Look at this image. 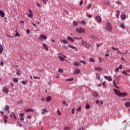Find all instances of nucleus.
<instances>
[{"mask_svg":"<svg viewBox=\"0 0 130 130\" xmlns=\"http://www.w3.org/2000/svg\"><path fill=\"white\" fill-rule=\"evenodd\" d=\"M116 4H117V5H121V2L120 1H117Z\"/></svg>","mask_w":130,"mask_h":130,"instance_id":"obj_60","label":"nucleus"},{"mask_svg":"<svg viewBox=\"0 0 130 130\" xmlns=\"http://www.w3.org/2000/svg\"><path fill=\"white\" fill-rule=\"evenodd\" d=\"M106 5L107 6H109V5H111V2H110V1H107L106 2Z\"/></svg>","mask_w":130,"mask_h":130,"instance_id":"obj_46","label":"nucleus"},{"mask_svg":"<svg viewBox=\"0 0 130 130\" xmlns=\"http://www.w3.org/2000/svg\"><path fill=\"white\" fill-rule=\"evenodd\" d=\"M81 73V70L79 69H77L75 72L73 73L74 75H78V74H80Z\"/></svg>","mask_w":130,"mask_h":130,"instance_id":"obj_11","label":"nucleus"},{"mask_svg":"<svg viewBox=\"0 0 130 130\" xmlns=\"http://www.w3.org/2000/svg\"><path fill=\"white\" fill-rule=\"evenodd\" d=\"M21 83H22V85H25L26 84V81H22Z\"/></svg>","mask_w":130,"mask_h":130,"instance_id":"obj_62","label":"nucleus"},{"mask_svg":"<svg viewBox=\"0 0 130 130\" xmlns=\"http://www.w3.org/2000/svg\"><path fill=\"white\" fill-rule=\"evenodd\" d=\"M16 75H17V76H21V72L17 71L16 72Z\"/></svg>","mask_w":130,"mask_h":130,"instance_id":"obj_42","label":"nucleus"},{"mask_svg":"<svg viewBox=\"0 0 130 130\" xmlns=\"http://www.w3.org/2000/svg\"><path fill=\"white\" fill-rule=\"evenodd\" d=\"M20 119L21 121H24V117H20Z\"/></svg>","mask_w":130,"mask_h":130,"instance_id":"obj_57","label":"nucleus"},{"mask_svg":"<svg viewBox=\"0 0 130 130\" xmlns=\"http://www.w3.org/2000/svg\"><path fill=\"white\" fill-rule=\"evenodd\" d=\"M118 71H119V68H117L114 70V72H115V73H117V72H118Z\"/></svg>","mask_w":130,"mask_h":130,"instance_id":"obj_50","label":"nucleus"},{"mask_svg":"<svg viewBox=\"0 0 130 130\" xmlns=\"http://www.w3.org/2000/svg\"><path fill=\"white\" fill-rule=\"evenodd\" d=\"M33 110L31 109H27L26 110V112H32Z\"/></svg>","mask_w":130,"mask_h":130,"instance_id":"obj_32","label":"nucleus"},{"mask_svg":"<svg viewBox=\"0 0 130 130\" xmlns=\"http://www.w3.org/2000/svg\"><path fill=\"white\" fill-rule=\"evenodd\" d=\"M113 84L114 86L115 87V88H117V89H119V87L116 85V83H115V80L113 81Z\"/></svg>","mask_w":130,"mask_h":130,"instance_id":"obj_29","label":"nucleus"},{"mask_svg":"<svg viewBox=\"0 0 130 130\" xmlns=\"http://www.w3.org/2000/svg\"><path fill=\"white\" fill-rule=\"evenodd\" d=\"M4 109L5 110H6V111H8V110L10 109V107H9V106L7 105L5 107Z\"/></svg>","mask_w":130,"mask_h":130,"instance_id":"obj_26","label":"nucleus"},{"mask_svg":"<svg viewBox=\"0 0 130 130\" xmlns=\"http://www.w3.org/2000/svg\"><path fill=\"white\" fill-rule=\"evenodd\" d=\"M29 14H28V17L29 18H33V14H32V10L28 9Z\"/></svg>","mask_w":130,"mask_h":130,"instance_id":"obj_9","label":"nucleus"},{"mask_svg":"<svg viewBox=\"0 0 130 130\" xmlns=\"http://www.w3.org/2000/svg\"><path fill=\"white\" fill-rule=\"evenodd\" d=\"M91 7H92V5H91V4H88L87 8L88 10H89V9H91Z\"/></svg>","mask_w":130,"mask_h":130,"instance_id":"obj_43","label":"nucleus"},{"mask_svg":"<svg viewBox=\"0 0 130 130\" xmlns=\"http://www.w3.org/2000/svg\"><path fill=\"white\" fill-rule=\"evenodd\" d=\"M81 43H82V45H83L84 46H86V45H87V44L88 43H87V42L82 41V42H81Z\"/></svg>","mask_w":130,"mask_h":130,"instance_id":"obj_30","label":"nucleus"},{"mask_svg":"<svg viewBox=\"0 0 130 130\" xmlns=\"http://www.w3.org/2000/svg\"><path fill=\"white\" fill-rule=\"evenodd\" d=\"M89 60L91 61V62H95V59H94L93 58H89Z\"/></svg>","mask_w":130,"mask_h":130,"instance_id":"obj_38","label":"nucleus"},{"mask_svg":"<svg viewBox=\"0 0 130 130\" xmlns=\"http://www.w3.org/2000/svg\"><path fill=\"white\" fill-rule=\"evenodd\" d=\"M51 99V96H47L46 98L47 102H49V101H50Z\"/></svg>","mask_w":130,"mask_h":130,"instance_id":"obj_25","label":"nucleus"},{"mask_svg":"<svg viewBox=\"0 0 130 130\" xmlns=\"http://www.w3.org/2000/svg\"><path fill=\"white\" fill-rule=\"evenodd\" d=\"M73 26H78V22H77L76 21H73Z\"/></svg>","mask_w":130,"mask_h":130,"instance_id":"obj_36","label":"nucleus"},{"mask_svg":"<svg viewBox=\"0 0 130 130\" xmlns=\"http://www.w3.org/2000/svg\"><path fill=\"white\" fill-rule=\"evenodd\" d=\"M73 64H74V66H76V67H78L79 66H81V63H80V62L79 61H75L73 63Z\"/></svg>","mask_w":130,"mask_h":130,"instance_id":"obj_18","label":"nucleus"},{"mask_svg":"<svg viewBox=\"0 0 130 130\" xmlns=\"http://www.w3.org/2000/svg\"><path fill=\"white\" fill-rule=\"evenodd\" d=\"M96 78L98 79V80H100V76L98 73L96 74Z\"/></svg>","mask_w":130,"mask_h":130,"instance_id":"obj_40","label":"nucleus"},{"mask_svg":"<svg viewBox=\"0 0 130 130\" xmlns=\"http://www.w3.org/2000/svg\"><path fill=\"white\" fill-rule=\"evenodd\" d=\"M81 110H82V107L81 106L78 107V108L77 109V112H81Z\"/></svg>","mask_w":130,"mask_h":130,"instance_id":"obj_31","label":"nucleus"},{"mask_svg":"<svg viewBox=\"0 0 130 130\" xmlns=\"http://www.w3.org/2000/svg\"><path fill=\"white\" fill-rule=\"evenodd\" d=\"M128 73H130V70L128 69L126 71H123L122 72V74L123 75H124V76H129L128 75Z\"/></svg>","mask_w":130,"mask_h":130,"instance_id":"obj_5","label":"nucleus"},{"mask_svg":"<svg viewBox=\"0 0 130 130\" xmlns=\"http://www.w3.org/2000/svg\"><path fill=\"white\" fill-rule=\"evenodd\" d=\"M20 117H24V113L19 114Z\"/></svg>","mask_w":130,"mask_h":130,"instance_id":"obj_56","label":"nucleus"},{"mask_svg":"<svg viewBox=\"0 0 130 130\" xmlns=\"http://www.w3.org/2000/svg\"><path fill=\"white\" fill-rule=\"evenodd\" d=\"M91 95L93 97H99V94L96 91H93L91 93Z\"/></svg>","mask_w":130,"mask_h":130,"instance_id":"obj_7","label":"nucleus"},{"mask_svg":"<svg viewBox=\"0 0 130 130\" xmlns=\"http://www.w3.org/2000/svg\"><path fill=\"white\" fill-rule=\"evenodd\" d=\"M4 50V48H3V46L0 44V54L3 53V51Z\"/></svg>","mask_w":130,"mask_h":130,"instance_id":"obj_22","label":"nucleus"},{"mask_svg":"<svg viewBox=\"0 0 130 130\" xmlns=\"http://www.w3.org/2000/svg\"><path fill=\"white\" fill-rule=\"evenodd\" d=\"M80 24H81V25H85L86 22H85V21H82L80 22Z\"/></svg>","mask_w":130,"mask_h":130,"instance_id":"obj_49","label":"nucleus"},{"mask_svg":"<svg viewBox=\"0 0 130 130\" xmlns=\"http://www.w3.org/2000/svg\"><path fill=\"white\" fill-rule=\"evenodd\" d=\"M36 4L37 5L38 7H41V5L38 2H36Z\"/></svg>","mask_w":130,"mask_h":130,"instance_id":"obj_59","label":"nucleus"},{"mask_svg":"<svg viewBox=\"0 0 130 130\" xmlns=\"http://www.w3.org/2000/svg\"><path fill=\"white\" fill-rule=\"evenodd\" d=\"M102 44H103V43H100V44H97L98 47H100V46H101V45H102Z\"/></svg>","mask_w":130,"mask_h":130,"instance_id":"obj_55","label":"nucleus"},{"mask_svg":"<svg viewBox=\"0 0 130 130\" xmlns=\"http://www.w3.org/2000/svg\"><path fill=\"white\" fill-rule=\"evenodd\" d=\"M120 27H121V28H122V29H125V26L124 25V23H121Z\"/></svg>","mask_w":130,"mask_h":130,"instance_id":"obj_33","label":"nucleus"},{"mask_svg":"<svg viewBox=\"0 0 130 130\" xmlns=\"http://www.w3.org/2000/svg\"><path fill=\"white\" fill-rule=\"evenodd\" d=\"M61 42H63V43H64L65 44H68L69 42L67 40H61Z\"/></svg>","mask_w":130,"mask_h":130,"instance_id":"obj_34","label":"nucleus"},{"mask_svg":"<svg viewBox=\"0 0 130 130\" xmlns=\"http://www.w3.org/2000/svg\"><path fill=\"white\" fill-rule=\"evenodd\" d=\"M119 15H120V12L119 10H117V15H116L117 18H119Z\"/></svg>","mask_w":130,"mask_h":130,"instance_id":"obj_24","label":"nucleus"},{"mask_svg":"<svg viewBox=\"0 0 130 130\" xmlns=\"http://www.w3.org/2000/svg\"><path fill=\"white\" fill-rule=\"evenodd\" d=\"M98 58L99 59L100 62H102V61L103 60V59H102V58H101V57H99Z\"/></svg>","mask_w":130,"mask_h":130,"instance_id":"obj_51","label":"nucleus"},{"mask_svg":"<svg viewBox=\"0 0 130 130\" xmlns=\"http://www.w3.org/2000/svg\"><path fill=\"white\" fill-rule=\"evenodd\" d=\"M104 29L106 30V31H108V32H111L112 30V26H111L110 23L107 22L106 24V26H105Z\"/></svg>","mask_w":130,"mask_h":130,"instance_id":"obj_1","label":"nucleus"},{"mask_svg":"<svg viewBox=\"0 0 130 130\" xmlns=\"http://www.w3.org/2000/svg\"><path fill=\"white\" fill-rule=\"evenodd\" d=\"M57 113L59 115H61V113H60V111L59 110H58V109H57Z\"/></svg>","mask_w":130,"mask_h":130,"instance_id":"obj_41","label":"nucleus"},{"mask_svg":"<svg viewBox=\"0 0 130 130\" xmlns=\"http://www.w3.org/2000/svg\"><path fill=\"white\" fill-rule=\"evenodd\" d=\"M113 90L116 95L118 96V97H120L121 96L120 94L121 93V92H120V90H117L115 88H114Z\"/></svg>","mask_w":130,"mask_h":130,"instance_id":"obj_3","label":"nucleus"},{"mask_svg":"<svg viewBox=\"0 0 130 130\" xmlns=\"http://www.w3.org/2000/svg\"><path fill=\"white\" fill-rule=\"evenodd\" d=\"M118 69L121 70V69H122V64H120Z\"/></svg>","mask_w":130,"mask_h":130,"instance_id":"obj_64","label":"nucleus"},{"mask_svg":"<svg viewBox=\"0 0 130 130\" xmlns=\"http://www.w3.org/2000/svg\"><path fill=\"white\" fill-rule=\"evenodd\" d=\"M95 19L96 21L99 22V23H101V22H102V18H101V17H100V16H96L95 17Z\"/></svg>","mask_w":130,"mask_h":130,"instance_id":"obj_6","label":"nucleus"},{"mask_svg":"<svg viewBox=\"0 0 130 130\" xmlns=\"http://www.w3.org/2000/svg\"><path fill=\"white\" fill-rule=\"evenodd\" d=\"M75 113V108H73L72 109V114H74Z\"/></svg>","mask_w":130,"mask_h":130,"instance_id":"obj_63","label":"nucleus"},{"mask_svg":"<svg viewBox=\"0 0 130 130\" xmlns=\"http://www.w3.org/2000/svg\"><path fill=\"white\" fill-rule=\"evenodd\" d=\"M64 129H65V130H70V129H71L69 127H65L64 128Z\"/></svg>","mask_w":130,"mask_h":130,"instance_id":"obj_58","label":"nucleus"},{"mask_svg":"<svg viewBox=\"0 0 130 130\" xmlns=\"http://www.w3.org/2000/svg\"><path fill=\"white\" fill-rule=\"evenodd\" d=\"M15 36L16 37H19L20 34H19V32H17L16 33V34L15 35Z\"/></svg>","mask_w":130,"mask_h":130,"instance_id":"obj_47","label":"nucleus"},{"mask_svg":"<svg viewBox=\"0 0 130 130\" xmlns=\"http://www.w3.org/2000/svg\"><path fill=\"white\" fill-rule=\"evenodd\" d=\"M45 113H48V111H47V109L44 108L43 109V111L42 112V114H45Z\"/></svg>","mask_w":130,"mask_h":130,"instance_id":"obj_14","label":"nucleus"},{"mask_svg":"<svg viewBox=\"0 0 130 130\" xmlns=\"http://www.w3.org/2000/svg\"><path fill=\"white\" fill-rule=\"evenodd\" d=\"M58 72L59 73H63V70L62 69H60L58 70Z\"/></svg>","mask_w":130,"mask_h":130,"instance_id":"obj_44","label":"nucleus"},{"mask_svg":"<svg viewBox=\"0 0 130 130\" xmlns=\"http://www.w3.org/2000/svg\"><path fill=\"white\" fill-rule=\"evenodd\" d=\"M85 108H86V109H90V105L87 104V105L85 106Z\"/></svg>","mask_w":130,"mask_h":130,"instance_id":"obj_45","label":"nucleus"},{"mask_svg":"<svg viewBox=\"0 0 130 130\" xmlns=\"http://www.w3.org/2000/svg\"><path fill=\"white\" fill-rule=\"evenodd\" d=\"M69 47H70L71 48H72V49H74V50H75V51H78V48H77V47L73 46H71L69 45Z\"/></svg>","mask_w":130,"mask_h":130,"instance_id":"obj_17","label":"nucleus"},{"mask_svg":"<svg viewBox=\"0 0 130 130\" xmlns=\"http://www.w3.org/2000/svg\"><path fill=\"white\" fill-rule=\"evenodd\" d=\"M121 20H125V19H126V15H125L124 14H121Z\"/></svg>","mask_w":130,"mask_h":130,"instance_id":"obj_15","label":"nucleus"},{"mask_svg":"<svg viewBox=\"0 0 130 130\" xmlns=\"http://www.w3.org/2000/svg\"><path fill=\"white\" fill-rule=\"evenodd\" d=\"M1 66H4V61L2 59H1Z\"/></svg>","mask_w":130,"mask_h":130,"instance_id":"obj_61","label":"nucleus"},{"mask_svg":"<svg viewBox=\"0 0 130 130\" xmlns=\"http://www.w3.org/2000/svg\"><path fill=\"white\" fill-rule=\"evenodd\" d=\"M58 57L60 60H61V61H63V60H64V58H63V57L59 56Z\"/></svg>","mask_w":130,"mask_h":130,"instance_id":"obj_39","label":"nucleus"},{"mask_svg":"<svg viewBox=\"0 0 130 130\" xmlns=\"http://www.w3.org/2000/svg\"><path fill=\"white\" fill-rule=\"evenodd\" d=\"M11 114L13 115V118H14V119H16V120H17V117H16V114H15V113H14V112H12Z\"/></svg>","mask_w":130,"mask_h":130,"instance_id":"obj_27","label":"nucleus"},{"mask_svg":"<svg viewBox=\"0 0 130 130\" xmlns=\"http://www.w3.org/2000/svg\"><path fill=\"white\" fill-rule=\"evenodd\" d=\"M42 2H43V3H44V4L45 5H46V4H47V0H41Z\"/></svg>","mask_w":130,"mask_h":130,"instance_id":"obj_48","label":"nucleus"},{"mask_svg":"<svg viewBox=\"0 0 130 130\" xmlns=\"http://www.w3.org/2000/svg\"><path fill=\"white\" fill-rule=\"evenodd\" d=\"M76 32L77 33H79L80 34H82L83 33H85V28L83 27H80V28H76Z\"/></svg>","mask_w":130,"mask_h":130,"instance_id":"obj_2","label":"nucleus"},{"mask_svg":"<svg viewBox=\"0 0 130 130\" xmlns=\"http://www.w3.org/2000/svg\"><path fill=\"white\" fill-rule=\"evenodd\" d=\"M0 16L2 18H4V17H5V12H4V11H3L2 10H0Z\"/></svg>","mask_w":130,"mask_h":130,"instance_id":"obj_19","label":"nucleus"},{"mask_svg":"<svg viewBox=\"0 0 130 130\" xmlns=\"http://www.w3.org/2000/svg\"><path fill=\"white\" fill-rule=\"evenodd\" d=\"M34 79H37V80H40V77L34 76Z\"/></svg>","mask_w":130,"mask_h":130,"instance_id":"obj_52","label":"nucleus"},{"mask_svg":"<svg viewBox=\"0 0 130 130\" xmlns=\"http://www.w3.org/2000/svg\"><path fill=\"white\" fill-rule=\"evenodd\" d=\"M94 70H95V71H98V72H101V71H102V68L96 67L94 68Z\"/></svg>","mask_w":130,"mask_h":130,"instance_id":"obj_21","label":"nucleus"},{"mask_svg":"<svg viewBox=\"0 0 130 130\" xmlns=\"http://www.w3.org/2000/svg\"><path fill=\"white\" fill-rule=\"evenodd\" d=\"M68 40L71 41V42H74V39L70 36L68 37L67 38Z\"/></svg>","mask_w":130,"mask_h":130,"instance_id":"obj_20","label":"nucleus"},{"mask_svg":"<svg viewBox=\"0 0 130 130\" xmlns=\"http://www.w3.org/2000/svg\"><path fill=\"white\" fill-rule=\"evenodd\" d=\"M105 79L109 81V82H111L112 81V79H111V77L110 76H105Z\"/></svg>","mask_w":130,"mask_h":130,"instance_id":"obj_12","label":"nucleus"},{"mask_svg":"<svg viewBox=\"0 0 130 130\" xmlns=\"http://www.w3.org/2000/svg\"><path fill=\"white\" fill-rule=\"evenodd\" d=\"M13 80L14 82H18V79L17 78H13Z\"/></svg>","mask_w":130,"mask_h":130,"instance_id":"obj_53","label":"nucleus"},{"mask_svg":"<svg viewBox=\"0 0 130 130\" xmlns=\"http://www.w3.org/2000/svg\"><path fill=\"white\" fill-rule=\"evenodd\" d=\"M120 97H125V96H127V93L126 92H121Z\"/></svg>","mask_w":130,"mask_h":130,"instance_id":"obj_16","label":"nucleus"},{"mask_svg":"<svg viewBox=\"0 0 130 130\" xmlns=\"http://www.w3.org/2000/svg\"><path fill=\"white\" fill-rule=\"evenodd\" d=\"M125 107H130V104L129 102H127L125 103Z\"/></svg>","mask_w":130,"mask_h":130,"instance_id":"obj_23","label":"nucleus"},{"mask_svg":"<svg viewBox=\"0 0 130 130\" xmlns=\"http://www.w3.org/2000/svg\"><path fill=\"white\" fill-rule=\"evenodd\" d=\"M41 39H44V40H46L47 39V37L44 35H41L40 37V40H41Z\"/></svg>","mask_w":130,"mask_h":130,"instance_id":"obj_10","label":"nucleus"},{"mask_svg":"<svg viewBox=\"0 0 130 130\" xmlns=\"http://www.w3.org/2000/svg\"><path fill=\"white\" fill-rule=\"evenodd\" d=\"M2 91L3 93H5V94H8L9 93V90L6 87H3L2 89Z\"/></svg>","mask_w":130,"mask_h":130,"instance_id":"obj_8","label":"nucleus"},{"mask_svg":"<svg viewBox=\"0 0 130 130\" xmlns=\"http://www.w3.org/2000/svg\"><path fill=\"white\" fill-rule=\"evenodd\" d=\"M74 39H76L77 40H81V39H82V38L81 37L78 38L77 37H74Z\"/></svg>","mask_w":130,"mask_h":130,"instance_id":"obj_37","label":"nucleus"},{"mask_svg":"<svg viewBox=\"0 0 130 130\" xmlns=\"http://www.w3.org/2000/svg\"><path fill=\"white\" fill-rule=\"evenodd\" d=\"M79 61L80 62H81L83 64H86L87 63V62L85 61H84L83 60L79 59Z\"/></svg>","mask_w":130,"mask_h":130,"instance_id":"obj_28","label":"nucleus"},{"mask_svg":"<svg viewBox=\"0 0 130 130\" xmlns=\"http://www.w3.org/2000/svg\"><path fill=\"white\" fill-rule=\"evenodd\" d=\"M85 46L87 48H89V47H90V44H89V43H87L86 45H85Z\"/></svg>","mask_w":130,"mask_h":130,"instance_id":"obj_54","label":"nucleus"},{"mask_svg":"<svg viewBox=\"0 0 130 130\" xmlns=\"http://www.w3.org/2000/svg\"><path fill=\"white\" fill-rule=\"evenodd\" d=\"M112 49H113L114 51H117V53H119L120 54H122V55L125 54V53L120 52V51H119V50H118V48H115L114 47H112Z\"/></svg>","mask_w":130,"mask_h":130,"instance_id":"obj_4","label":"nucleus"},{"mask_svg":"<svg viewBox=\"0 0 130 130\" xmlns=\"http://www.w3.org/2000/svg\"><path fill=\"white\" fill-rule=\"evenodd\" d=\"M42 46L45 49V50H46V51H48V47L47 46V45L43 44Z\"/></svg>","mask_w":130,"mask_h":130,"instance_id":"obj_13","label":"nucleus"},{"mask_svg":"<svg viewBox=\"0 0 130 130\" xmlns=\"http://www.w3.org/2000/svg\"><path fill=\"white\" fill-rule=\"evenodd\" d=\"M72 81H74V78H70L66 79V81L72 82Z\"/></svg>","mask_w":130,"mask_h":130,"instance_id":"obj_35","label":"nucleus"}]
</instances>
